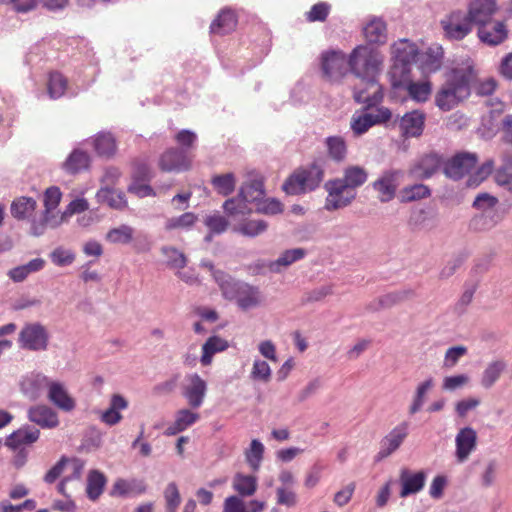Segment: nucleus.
I'll return each instance as SVG.
<instances>
[{"label":"nucleus","mask_w":512,"mask_h":512,"mask_svg":"<svg viewBox=\"0 0 512 512\" xmlns=\"http://www.w3.org/2000/svg\"><path fill=\"white\" fill-rule=\"evenodd\" d=\"M383 59L373 48L365 45L355 47L348 58L351 72L360 79L364 88H355L354 100L371 108L383 99V90L376 77L381 70Z\"/></svg>","instance_id":"f257e3e1"},{"label":"nucleus","mask_w":512,"mask_h":512,"mask_svg":"<svg viewBox=\"0 0 512 512\" xmlns=\"http://www.w3.org/2000/svg\"><path fill=\"white\" fill-rule=\"evenodd\" d=\"M223 296L228 300H235L238 307L244 311L261 305L262 295L258 287L235 281L224 272L214 274Z\"/></svg>","instance_id":"f03ea898"},{"label":"nucleus","mask_w":512,"mask_h":512,"mask_svg":"<svg viewBox=\"0 0 512 512\" xmlns=\"http://www.w3.org/2000/svg\"><path fill=\"white\" fill-rule=\"evenodd\" d=\"M324 169V160H316L306 168L297 169L284 182L283 190L290 195L315 190L323 181Z\"/></svg>","instance_id":"7ed1b4c3"},{"label":"nucleus","mask_w":512,"mask_h":512,"mask_svg":"<svg viewBox=\"0 0 512 512\" xmlns=\"http://www.w3.org/2000/svg\"><path fill=\"white\" fill-rule=\"evenodd\" d=\"M476 80L471 59L467 58L461 64L450 68V105L466 100L471 94V88Z\"/></svg>","instance_id":"20e7f679"},{"label":"nucleus","mask_w":512,"mask_h":512,"mask_svg":"<svg viewBox=\"0 0 512 512\" xmlns=\"http://www.w3.org/2000/svg\"><path fill=\"white\" fill-rule=\"evenodd\" d=\"M264 195L263 182L261 180H253L244 183L239 191L237 197L227 199L223 204V209L226 214L244 215L250 212L248 203L260 200Z\"/></svg>","instance_id":"39448f33"},{"label":"nucleus","mask_w":512,"mask_h":512,"mask_svg":"<svg viewBox=\"0 0 512 512\" xmlns=\"http://www.w3.org/2000/svg\"><path fill=\"white\" fill-rule=\"evenodd\" d=\"M327 192L325 199V209L335 211L345 208L352 204L357 197V192L345 185L338 178L330 179L324 184Z\"/></svg>","instance_id":"423d86ee"},{"label":"nucleus","mask_w":512,"mask_h":512,"mask_svg":"<svg viewBox=\"0 0 512 512\" xmlns=\"http://www.w3.org/2000/svg\"><path fill=\"white\" fill-rule=\"evenodd\" d=\"M390 84L393 89L406 90L410 98L417 102H425L431 94V85L429 82H414L411 79V72L403 74V72H399L398 68L394 69Z\"/></svg>","instance_id":"0eeeda50"},{"label":"nucleus","mask_w":512,"mask_h":512,"mask_svg":"<svg viewBox=\"0 0 512 512\" xmlns=\"http://www.w3.org/2000/svg\"><path fill=\"white\" fill-rule=\"evenodd\" d=\"M392 118V112L389 108L381 106L373 112L353 115L350 121V128L354 136L358 137L365 134L375 125L385 124Z\"/></svg>","instance_id":"6e6552de"},{"label":"nucleus","mask_w":512,"mask_h":512,"mask_svg":"<svg viewBox=\"0 0 512 512\" xmlns=\"http://www.w3.org/2000/svg\"><path fill=\"white\" fill-rule=\"evenodd\" d=\"M391 50L393 65L389 71L390 80H392V73L395 68H398L399 72H403V74L411 72L410 66L413 62H416L418 55L417 46L406 39L394 43Z\"/></svg>","instance_id":"1a4fd4ad"},{"label":"nucleus","mask_w":512,"mask_h":512,"mask_svg":"<svg viewBox=\"0 0 512 512\" xmlns=\"http://www.w3.org/2000/svg\"><path fill=\"white\" fill-rule=\"evenodd\" d=\"M401 172L398 170H385L381 175L371 183L373 191L377 194V199L381 203H388L396 196L400 185Z\"/></svg>","instance_id":"9d476101"},{"label":"nucleus","mask_w":512,"mask_h":512,"mask_svg":"<svg viewBox=\"0 0 512 512\" xmlns=\"http://www.w3.org/2000/svg\"><path fill=\"white\" fill-rule=\"evenodd\" d=\"M49 335L38 323L26 325L19 334L20 346L31 351H43L48 347Z\"/></svg>","instance_id":"9b49d317"},{"label":"nucleus","mask_w":512,"mask_h":512,"mask_svg":"<svg viewBox=\"0 0 512 512\" xmlns=\"http://www.w3.org/2000/svg\"><path fill=\"white\" fill-rule=\"evenodd\" d=\"M408 429L409 424L407 422H402L383 437L380 442V449L375 456V460L381 461L398 450L408 436Z\"/></svg>","instance_id":"f8f14e48"},{"label":"nucleus","mask_w":512,"mask_h":512,"mask_svg":"<svg viewBox=\"0 0 512 512\" xmlns=\"http://www.w3.org/2000/svg\"><path fill=\"white\" fill-rule=\"evenodd\" d=\"M348 60L343 52L331 51L322 56V71L331 82L342 79L347 73Z\"/></svg>","instance_id":"ddd939ff"},{"label":"nucleus","mask_w":512,"mask_h":512,"mask_svg":"<svg viewBox=\"0 0 512 512\" xmlns=\"http://www.w3.org/2000/svg\"><path fill=\"white\" fill-rule=\"evenodd\" d=\"M48 401L59 410L70 413L76 408V400L60 381L52 380L46 395Z\"/></svg>","instance_id":"4468645a"},{"label":"nucleus","mask_w":512,"mask_h":512,"mask_svg":"<svg viewBox=\"0 0 512 512\" xmlns=\"http://www.w3.org/2000/svg\"><path fill=\"white\" fill-rule=\"evenodd\" d=\"M187 384L183 386L182 394L192 408H199L205 399L207 384L197 373L186 376Z\"/></svg>","instance_id":"2eb2a0df"},{"label":"nucleus","mask_w":512,"mask_h":512,"mask_svg":"<svg viewBox=\"0 0 512 512\" xmlns=\"http://www.w3.org/2000/svg\"><path fill=\"white\" fill-rule=\"evenodd\" d=\"M191 160L185 150L175 148L167 149L159 158V167L162 171H181L190 168Z\"/></svg>","instance_id":"dca6fc26"},{"label":"nucleus","mask_w":512,"mask_h":512,"mask_svg":"<svg viewBox=\"0 0 512 512\" xmlns=\"http://www.w3.org/2000/svg\"><path fill=\"white\" fill-rule=\"evenodd\" d=\"M426 116L420 110L405 113L399 123L402 136L406 138L419 137L424 130Z\"/></svg>","instance_id":"f3484780"},{"label":"nucleus","mask_w":512,"mask_h":512,"mask_svg":"<svg viewBox=\"0 0 512 512\" xmlns=\"http://www.w3.org/2000/svg\"><path fill=\"white\" fill-rule=\"evenodd\" d=\"M496 10L495 0H472L467 16L473 24L480 26L491 21Z\"/></svg>","instance_id":"a211bd4d"},{"label":"nucleus","mask_w":512,"mask_h":512,"mask_svg":"<svg viewBox=\"0 0 512 512\" xmlns=\"http://www.w3.org/2000/svg\"><path fill=\"white\" fill-rule=\"evenodd\" d=\"M401 497H407L421 491L425 485L426 473L424 471L412 472L407 468L400 471Z\"/></svg>","instance_id":"6ab92c4d"},{"label":"nucleus","mask_w":512,"mask_h":512,"mask_svg":"<svg viewBox=\"0 0 512 512\" xmlns=\"http://www.w3.org/2000/svg\"><path fill=\"white\" fill-rule=\"evenodd\" d=\"M28 418L44 429L56 428L59 425L58 413L45 404L32 406L28 410Z\"/></svg>","instance_id":"aec40b11"},{"label":"nucleus","mask_w":512,"mask_h":512,"mask_svg":"<svg viewBox=\"0 0 512 512\" xmlns=\"http://www.w3.org/2000/svg\"><path fill=\"white\" fill-rule=\"evenodd\" d=\"M480 40L488 45H498L507 38V29L501 21H489L478 26Z\"/></svg>","instance_id":"412c9836"},{"label":"nucleus","mask_w":512,"mask_h":512,"mask_svg":"<svg viewBox=\"0 0 512 512\" xmlns=\"http://www.w3.org/2000/svg\"><path fill=\"white\" fill-rule=\"evenodd\" d=\"M61 191L58 187H49L44 194V220L50 225V228L59 226L64 221V215L58 216L53 214L61 200Z\"/></svg>","instance_id":"4be33fe9"},{"label":"nucleus","mask_w":512,"mask_h":512,"mask_svg":"<svg viewBox=\"0 0 512 512\" xmlns=\"http://www.w3.org/2000/svg\"><path fill=\"white\" fill-rule=\"evenodd\" d=\"M456 442V458L458 462L465 461L470 453L476 448L477 434L470 427H465L459 431L455 439Z\"/></svg>","instance_id":"5701e85b"},{"label":"nucleus","mask_w":512,"mask_h":512,"mask_svg":"<svg viewBox=\"0 0 512 512\" xmlns=\"http://www.w3.org/2000/svg\"><path fill=\"white\" fill-rule=\"evenodd\" d=\"M440 165V156L435 153H429L424 155L410 168L409 174L415 179H428L439 169Z\"/></svg>","instance_id":"b1692460"},{"label":"nucleus","mask_w":512,"mask_h":512,"mask_svg":"<svg viewBox=\"0 0 512 512\" xmlns=\"http://www.w3.org/2000/svg\"><path fill=\"white\" fill-rule=\"evenodd\" d=\"M52 379L44 374L37 373L25 377L21 382L22 392L32 400L39 398L43 390H48Z\"/></svg>","instance_id":"393cba45"},{"label":"nucleus","mask_w":512,"mask_h":512,"mask_svg":"<svg viewBox=\"0 0 512 512\" xmlns=\"http://www.w3.org/2000/svg\"><path fill=\"white\" fill-rule=\"evenodd\" d=\"M477 163V156L473 153H458L450 159V178L459 179L468 174Z\"/></svg>","instance_id":"a878e982"},{"label":"nucleus","mask_w":512,"mask_h":512,"mask_svg":"<svg viewBox=\"0 0 512 512\" xmlns=\"http://www.w3.org/2000/svg\"><path fill=\"white\" fill-rule=\"evenodd\" d=\"M443 54L441 46L432 45L423 52L418 51L416 63L423 72H434L440 68Z\"/></svg>","instance_id":"bb28decb"},{"label":"nucleus","mask_w":512,"mask_h":512,"mask_svg":"<svg viewBox=\"0 0 512 512\" xmlns=\"http://www.w3.org/2000/svg\"><path fill=\"white\" fill-rule=\"evenodd\" d=\"M237 26V16L231 9H222L210 25V32L216 35H226Z\"/></svg>","instance_id":"cd10ccee"},{"label":"nucleus","mask_w":512,"mask_h":512,"mask_svg":"<svg viewBox=\"0 0 512 512\" xmlns=\"http://www.w3.org/2000/svg\"><path fill=\"white\" fill-rule=\"evenodd\" d=\"M128 407V401L119 394H113L110 400V406L105 410L100 419L103 423L113 426L118 424L122 420L121 410H125Z\"/></svg>","instance_id":"c85d7f7f"},{"label":"nucleus","mask_w":512,"mask_h":512,"mask_svg":"<svg viewBox=\"0 0 512 512\" xmlns=\"http://www.w3.org/2000/svg\"><path fill=\"white\" fill-rule=\"evenodd\" d=\"M338 179L357 192V189L367 182L368 172L362 166L349 165L344 168L342 176Z\"/></svg>","instance_id":"c756f323"},{"label":"nucleus","mask_w":512,"mask_h":512,"mask_svg":"<svg viewBox=\"0 0 512 512\" xmlns=\"http://www.w3.org/2000/svg\"><path fill=\"white\" fill-rule=\"evenodd\" d=\"M200 415L189 409H181L175 415V421L166 429L165 434L168 436L176 435L197 422Z\"/></svg>","instance_id":"7c9ffc66"},{"label":"nucleus","mask_w":512,"mask_h":512,"mask_svg":"<svg viewBox=\"0 0 512 512\" xmlns=\"http://www.w3.org/2000/svg\"><path fill=\"white\" fill-rule=\"evenodd\" d=\"M95 152L100 157H112L117 150L116 139L109 132L98 133L92 141Z\"/></svg>","instance_id":"2f4dec72"},{"label":"nucleus","mask_w":512,"mask_h":512,"mask_svg":"<svg viewBox=\"0 0 512 512\" xmlns=\"http://www.w3.org/2000/svg\"><path fill=\"white\" fill-rule=\"evenodd\" d=\"M145 485L138 480L117 479L112 487L111 495L126 497L131 495H139L145 492Z\"/></svg>","instance_id":"473e14b6"},{"label":"nucleus","mask_w":512,"mask_h":512,"mask_svg":"<svg viewBox=\"0 0 512 512\" xmlns=\"http://www.w3.org/2000/svg\"><path fill=\"white\" fill-rule=\"evenodd\" d=\"M228 342L219 336H211L202 346L201 364L208 366L212 362L213 356L226 350L228 348Z\"/></svg>","instance_id":"72a5a7b5"},{"label":"nucleus","mask_w":512,"mask_h":512,"mask_svg":"<svg viewBox=\"0 0 512 512\" xmlns=\"http://www.w3.org/2000/svg\"><path fill=\"white\" fill-rule=\"evenodd\" d=\"M90 164L89 155L80 149L73 150L63 164V169L70 174H77L88 169Z\"/></svg>","instance_id":"f704fd0d"},{"label":"nucleus","mask_w":512,"mask_h":512,"mask_svg":"<svg viewBox=\"0 0 512 512\" xmlns=\"http://www.w3.org/2000/svg\"><path fill=\"white\" fill-rule=\"evenodd\" d=\"M99 202L106 203L109 207L122 210L127 207L125 195L121 191L109 187H102L96 194Z\"/></svg>","instance_id":"c9c22d12"},{"label":"nucleus","mask_w":512,"mask_h":512,"mask_svg":"<svg viewBox=\"0 0 512 512\" xmlns=\"http://www.w3.org/2000/svg\"><path fill=\"white\" fill-rule=\"evenodd\" d=\"M107 479L105 475L98 470H91L87 476L86 493L90 500H97L103 493Z\"/></svg>","instance_id":"e433bc0d"},{"label":"nucleus","mask_w":512,"mask_h":512,"mask_svg":"<svg viewBox=\"0 0 512 512\" xmlns=\"http://www.w3.org/2000/svg\"><path fill=\"white\" fill-rule=\"evenodd\" d=\"M327 153L336 162H342L347 155V144L341 136H329L325 140Z\"/></svg>","instance_id":"4c0bfd02"},{"label":"nucleus","mask_w":512,"mask_h":512,"mask_svg":"<svg viewBox=\"0 0 512 512\" xmlns=\"http://www.w3.org/2000/svg\"><path fill=\"white\" fill-rule=\"evenodd\" d=\"M233 488L243 497L252 496L257 490V478L253 475L238 473L233 479Z\"/></svg>","instance_id":"58836bf2"},{"label":"nucleus","mask_w":512,"mask_h":512,"mask_svg":"<svg viewBox=\"0 0 512 512\" xmlns=\"http://www.w3.org/2000/svg\"><path fill=\"white\" fill-rule=\"evenodd\" d=\"M363 33L370 43H384L387 37L386 24L380 19H374L364 27Z\"/></svg>","instance_id":"ea45409f"},{"label":"nucleus","mask_w":512,"mask_h":512,"mask_svg":"<svg viewBox=\"0 0 512 512\" xmlns=\"http://www.w3.org/2000/svg\"><path fill=\"white\" fill-rule=\"evenodd\" d=\"M430 194L431 192L428 186L424 184H414L400 190L399 200L402 203H408L426 198Z\"/></svg>","instance_id":"a19ab883"},{"label":"nucleus","mask_w":512,"mask_h":512,"mask_svg":"<svg viewBox=\"0 0 512 512\" xmlns=\"http://www.w3.org/2000/svg\"><path fill=\"white\" fill-rule=\"evenodd\" d=\"M36 208V201L31 197H20L11 204V214L16 219L29 217Z\"/></svg>","instance_id":"79ce46f5"},{"label":"nucleus","mask_w":512,"mask_h":512,"mask_svg":"<svg viewBox=\"0 0 512 512\" xmlns=\"http://www.w3.org/2000/svg\"><path fill=\"white\" fill-rule=\"evenodd\" d=\"M47 87L50 97L58 99L65 94L68 87V79L58 71L51 72L49 74Z\"/></svg>","instance_id":"37998d69"},{"label":"nucleus","mask_w":512,"mask_h":512,"mask_svg":"<svg viewBox=\"0 0 512 512\" xmlns=\"http://www.w3.org/2000/svg\"><path fill=\"white\" fill-rule=\"evenodd\" d=\"M40 431L38 429H19L12 433L7 439V445L17 448L21 445L31 444L38 440Z\"/></svg>","instance_id":"c03bdc74"},{"label":"nucleus","mask_w":512,"mask_h":512,"mask_svg":"<svg viewBox=\"0 0 512 512\" xmlns=\"http://www.w3.org/2000/svg\"><path fill=\"white\" fill-rule=\"evenodd\" d=\"M211 184L218 194L228 196L235 189L236 179L233 173L215 175L211 179Z\"/></svg>","instance_id":"a18cd8bd"},{"label":"nucleus","mask_w":512,"mask_h":512,"mask_svg":"<svg viewBox=\"0 0 512 512\" xmlns=\"http://www.w3.org/2000/svg\"><path fill=\"white\" fill-rule=\"evenodd\" d=\"M512 167V156L511 154H505L503 156V166L499 168L495 173V182L499 185L512 192V173L508 172V169Z\"/></svg>","instance_id":"49530a36"},{"label":"nucleus","mask_w":512,"mask_h":512,"mask_svg":"<svg viewBox=\"0 0 512 512\" xmlns=\"http://www.w3.org/2000/svg\"><path fill=\"white\" fill-rule=\"evenodd\" d=\"M433 386L434 382L431 378L418 385L412 404L409 407V414L413 415L420 411L425 402L426 394L433 388Z\"/></svg>","instance_id":"de8ad7c7"},{"label":"nucleus","mask_w":512,"mask_h":512,"mask_svg":"<svg viewBox=\"0 0 512 512\" xmlns=\"http://www.w3.org/2000/svg\"><path fill=\"white\" fill-rule=\"evenodd\" d=\"M134 229L128 225H121L108 231L106 239L114 244H128L132 241Z\"/></svg>","instance_id":"09e8293b"},{"label":"nucleus","mask_w":512,"mask_h":512,"mask_svg":"<svg viewBox=\"0 0 512 512\" xmlns=\"http://www.w3.org/2000/svg\"><path fill=\"white\" fill-rule=\"evenodd\" d=\"M264 446L257 440L253 439L250 443L249 449L245 451V458L250 467L256 471L260 467V463L263 459Z\"/></svg>","instance_id":"8fccbe9b"},{"label":"nucleus","mask_w":512,"mask_h":512,"mask_svg":"<svg viewBox=\"0 0 512 512\" xmlns=\"http://www.w3.org/2000/svg\"><path fill=\"white\" fill-rule=\"evenodd\" d=\"M505 363L501 360L490 363L481 379V383L485 388H490L500 377L501 373L505 369Z\"/></svg>","instance_id":"3c124183"},{"label":"nucleus","mask_w":512,"mask_h":512,"mask_svg":"<svg viewBox=\"0 0 512 512\" xmlns=\"http://www.w3.org/2000/svg\"><path fill=\"white\" fill-rule=\"evenodd\" d=\"M197 216L192 212H186L178 217H172L165 222L167 231L175 229H188L195 224Z\"/></svg>","instance_id":"603ef678"},{"label":"nucleus","mask_w":512,"mask_h":512,"mask_svg":"<svg viewBox=\"0 0 512 512\" xmlns=\"http://www.w3.org/2000/svg\"><path fill=\"white\" fill-rule=\"evenodd\" d=\"M454 20L455 14L450 17V38L461 40L471 32L473 22L468 18V16L457 23Z\"/></svg>","instance_id":"864d4df0"},{"label":"nucleus","mask_w":512,"mask_h":512,"mask_svg":"<svg viewBox=\"0 0 512 512\" xmlns=\"http://www.w3.org/2000/svg\"><path fill=\"white\" fill-rule=\"evenodd\" d=\"M331 11V5L326 2H318L314 4L309 11L305 13L307 22H324L328 18Z\"/></svg>","instance_id":"5fc2aeb1"},{"label":"nucleus","mask_w":512,"mask_h":512,"mask_svg":"<svg viewBox=\"0 0 512 512\" xmlns=\"http://www.w3.org/2000/svg\"><path fill=\"white\" fill-rule=\"evenodd\" d=\"M305 256V250L302 248H295L286 250L280 257L271 265L272 270H277L278 266H289L292 263L302 259Z\"/></svg>","instance_id":"6e6d98bb"},{"label":"nucleus","mask_w":512,"mask_h":512,"mask_svg":"<svg viewBox=\"0 0 512 512\" xmlns=\"http://www.w3.org/2000/svg\"><path fill=\"white\" fill-rule=\"evenodd\" d=\"M147 181H139V176H132V183L128 186V192L139 198L148 196H156L154 189L146 183Z\"/></svg>","instance_id":"4d7b16f0"},{"label":"nucleus","mask_w":512,"mask_h":512,"mask_svg":"<svg viewBox=\"0 0 512 512\" xmlns=\"http://www.w3.org/2000/svg\"><path fill=\"white\" fill-rule=\"evenodd\" d=\"M167 512H177L178 506L181 502L180 493L177 485L172 482L169 483L164 491Z\"/></svg>","instance_id":"13d9d810"},{"label":"nucleus","mask_w":512,"mask_h":512,"mask_svg":"<svg viewBox=\"0 0 512 512\" xmlns=\"http://www.w3.org/2000/svg\"><path fill=\"white\" fill-rule=\"evenodd\" d=\"M267 229V223L263 220H249L238 227V231L249 237H255Z\"/></svg>","instance_id":"bf43d9fd"},{"label":"nucleus","mask_w":512,"mask_h":512,"mask_svg":"<svg viewBox=\"0 0 512 512\" xmlns=\"http://www.w3.org/2000/svg\"><path fill=\"white\" fill-rule=\"evenodd\" d=\"M251 378L264 383L269 382L271 379V369L269 364L264 360H255L251 371Z\"/></svg>","instance_id":"052dcab7"},{"label":"nucleus","mask_w":512,"mask_h":512,"mask_svg":"<svg viewBox=\"0 0 512 512\" xmlns=\"http://www.w3.org/2000/svg\"><path fill=\"white\" fill-rule=\"evenodd\" d=\"M492 170H493V162L492 161H488V162L482 164L476 170V172L468 178L466 185L468 187H473V188L479 186L491 174Z\"/></svg>","instance_id":"680f3d73"},{"label":"nucleus","mask_w":512,"mask_h":512,"mask_svg":"<svg viewBox=\"0 0 512 512\" xmlns=\"http://www.w3.org/2000/svg\"><path fill=\"white\" fill-rule=\"evenodd\" d=\"M473 86L477 95L490 96L495 92L498 82L495 78L488 77L481 80L476 79Z\"/></svg>","instance_id":"e2e57ef3"},{"label":"nucleus","mask_w":512,"mask_h":512,"mask_svg":"<svg viewBox=\"0 0 512 512\" xmlns=\"http://www.w3.org/2000/svg\"><path fill=\"white\" fill-rule=\"evenodd\" d=\"M50 258L55 265L62 267L72 264L75 260V254L70 250L58 247L52 251Z\"/></svg>","instance_id":"0e129e2a"},{"label":"nucleus","mask_w":512,"mask_h":512,"mask_svg":"<svg viewBox=\"0 0 512 512\" xmlns=\"http://www.w3.org/2000/svg\"><path fill=\"white\" fill-rule=\"evenodd\" d=\"M162 253L167 257V263L173 268H183L186 265L185 255L173 247L162 248Z\"/></svg>","instance_id":"69168bd1"},{"label":"nucleus","mask_w":512,"mask_h":512,"mask_svg":"<svg viewBox=\"0 0 512 512\" xmlns=\"http://www.w3.org/2000/svg\"><path fill=\"white\" fill-rule=\"evenodd\" d=\"M277 504L293 507L297 504V495L289 487L280 486L276 489Z\"/></svg>","instance_id":"338daca9"},{"label":"nucleus","mask_w":512,"mask_h":512,"mask_svg":"<svg viewBox=\"0 0 512 512\" xmlns=\"http://www.w3.org/2000/svg\"><path fill=\"white\" fill-rule=\"evenodd\" d=\"M205 224L211 232L220 234L227 229L229 223L221 215H212L206 218Z\"/></svg>","instance_id":"774afa93"}]
</instances>
